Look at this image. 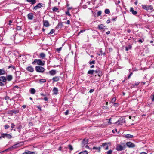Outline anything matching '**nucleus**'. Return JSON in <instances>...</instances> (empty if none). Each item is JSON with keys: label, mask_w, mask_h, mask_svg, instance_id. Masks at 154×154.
<instances>
[{"label": "nucleus", "mask_w": 154, "mask_h": 154, "mask_svg": "<svg viewBox=\"0 0 154 154\" xmlns=\"http://www.w3.org/2000/svg\"><path fill=\"white\" fill-rule=\"evenodd\" d=\"M53 91L54 94L57 95L58 92V89L56 87H54L53 88Z\"/></svg>", "instance_id": "15"}, {"label": "nucleus", "mask_w": 154, "mask_h": 154, "mask_svg": "<svg viewBox=\"0 0 154 154\" xmlns=\"http://www.w3.org/2000/svg\"><path fill=\"white\" fill-rule=\"evenodd\" d=\"M68 146L70 150L72 151L73 149V147L71 145H69Z\"/></svg>", "instance_id": "33"}, {"label": "nucleus", "mask_w": 154, "mask_h": 154, "mask_svg": "<svg viewBox=\"0 0 154 154\" xmlns=\"http://www.w3.org/2000/svg\"><path fill=\"white\" fill-rule=\"evenodd\" d=\"M105 12L106 14H109L110 13V11L109 9H106L105 10Z\"/></svg>", "instance_id": "32"}, {"label": "nucleus", "mask_w": 154, "mask_h": 154, "mask_svg": "<svg viewBox=\"0 0 154 154\" xmlns=\"http://www.w3.org/2000/svg\"><path fill=\"white\" fill-rule=\"evenodd\" d=\"M104 26L103 24H101L98 26V28L100 30H103L104 28Z\"/></svg>", "instance_id": "23"}, {"label": "nucleus", "mask_w": 154, "mask_h": 154, "mask_svg": "<svg viewBox=\"0 0 154 154\" xmlns=\"http://www.w3.org/2000/svg\"><path fill=\"white\" fill-rule=\"evenodd\" d=\"M35 90L33 88H32L30 90V93L32 94H34L35 93Z\"/></svg>", "instance_id": "29"}, {"label": "nucleus", "mask_w": 154, "mask_h": 154, "mask_svg": "<svg viewBox=\"0 0 154 154\" xmlns=\"http://www.w3.org/2000/svg\"><path fill=\"white\" fill-rule=\"evenodd\" d=\"M36 0H27L29 2H30L32 5H33L36 3Z\"/></svg>", "instance_id": "22"}, {"label": "nucleus", "mask_w": 154, "mask_h": 154, "mask_svg": "<svg viewBox=\"0 0 154 154\" xmlns=\"http://www.w3.org/2000/svg\"><path fill=\"white\" fill-rule=\"evenodd\" d=\"M70 21L69 20H68L66 23L68 24H70Z\"/></svg>", "instance_id": "58"}, {"label": "nucleus", "mask_w": 154, "mask_h": 154, "mask_svg": "<svg viewBox=\"0 0 154 154\" xmlns=\"http://www.w3.org/2000/svg\"><path fill=\"white\" fill-rule=\"evenodd\" d=\"M94 91V89H91L90 90L89 92L90 93H91L93 92Z\"/></svg>", "instance_id": "48"}, {"label": "nucleus", "mask_w": 154, "mask_h": 154, "mask_svg": "<svg viewBox=\"0 0 154 154\" xmlns=\"http://www.w3.org/2000/svg\"><path fill=\"white\" fill-rule=\"evenodd\" d=\"M28 18L30 20H32L33 18V14L32 13H29L27 15Z\"/></svg>", "instance_id": "14"}, {"label": "nucleus", "mask_w": 154, "mask_h": 154, "mask_svg": "<svg viewBox=\"0 0 154 154\" xmlns=\"http://www.w3.org/2000/svg\"><path fill=\"white\" fill-rule=\"evenodd\" d=\"M9 126L8 125H5V129H8L9 128Z\"/></svg>", "instance_id": "40"}, {"label": "nucleus", "mask_w": 154, "mask_h": 154, "mask_svg": "<svg viewBox=\"0 0 154 154\" xmlns=\"http://www.w3.org/2000/svg\"><path fill=\"white\" fill-rule=\"evenodd\" d=\"M116 98L115 97H114L112 99V103H114L116 101Z\"/></svg>", "instance_id": "39"}, {"label": "nucleus", "mask_w": 154, "mask_h": 154, "mask_svg": "<svg viewBox=\"0 0 154 154\" xmlns=\"http://www.w3.org/2000/svg\"><path fill=\"white\" fill-rule=\"evenodd\" d=\"M44 100L45 101H47L48 100V98L46 97H45L44 98Z\"/></svg>", "instance_id": "53"}, {"label": "nucleus", "mask_w": 154, "mask_h": 154, "mask_svg": "<svg viewBox=\"0 0 154 154\" xmlns=\"http://www.w3.org/2000/svg\"><path fill=\"white\" fill-rule=\"evenodd\" d=\"M94 72H95V70H90L88 72V74H93Z\"/></svg>", "instance_id": "28"}, {"label": "nucleus", "mask_w": 154, "mask_h": 154, "mask_svg": "<svg viewBox=\"0 0 154 154\" xmlns=\"http://www.w3.org/2000/svg\"><path fill=\"white\" fill-rule=\"evenodd\" d=\"M61 47H60V48H58L57 49V51H60L61 50Z\"/></svg>", "instance_id": "52"}, {"label": "nucleus", "mask_w": 154, "mask_h": 154, "mask_svg": "<svg viewBox=\"0 0 154 154\" xmlns=\"http://www.w3.org/2000/svg\"><path fill=\"white\" fill-rule=\"evenodd\" d=\"M143 8L145 9L146 10L148 11L149 10V6H147L146 5H142Z\"/></svg>", "instance_id": "27"}, {"label": "nucleus", "mask_w": 154, "mask_h": 154, "mask_svg": "<svg viewBox=\"0 0 154 154\" xmlns=\"http://www.w3.org/2000/svg\"><path fill=\"white\" fill-rule=\"evenodd\" d=\"M19 112V110H10L9 111V113L10 114H11V113H14L15 114H16V113H18Z\"/></svg>", "instance_id": "12"}, {"label": "nucleus", "mask_w": 154, "mask_h": 154, "mask_svg": "<svg viewBox=\"0 0 154 154\" xmlns=\"http://www.w3.org/2000/svg\"><path fill=\"white\" fill-rule=\"evenodd\" d=\"M112 150H109L108 151L107 153V154H112Z\"/></svg>", "instance_id": "37"}, {"label": "nucleus", "mask_w": 154, "mask_h": 154, "mask_svg": "<svg viewBox=\"0 0 154 154\" xmlns=\"http://www.w3.org/2000/svg\"><path fill=\"white\" fill-rule=\"evenodd\" d=\"M116 149L118 151H122L124 149V148L121 145L118 144L117 145Z\"/></svg>", "instance_id": "4"}, {"label": "nucleus", "mask_w": 154, "mask_h": 154, "mask_svg": "<svg viewBox=\"0 0 154 154\" xmlns=\"http://www.w3.org/2000/svg\"><path fill=\"white\" fill-rule=\"evenodd\" d=\"M7 80L6 78L4 76H1L0 77V82H5Z\"/></svg>", "instance_id": "16"}, {"label": "nucleus", "mask_w": 154, "mask_h": 154, "mask_svg": "<svg viewBox=\"0 0 154 154\" xmlns=\"http://www.w3.org/2000/svg\"><path fill=\"white\" fill-rule=\"evenodd\" d=\"M85 31V30H81V31H80V32L79 33H78V35H79L80 33H82V32H83L84 31Z\"/></svg>", "instance_id": "59"}, {"label": "nucleus", "mask_w": 154, "mask_h": 154, "mask_svg": "<svg viewBox=\"0 0 154 154\" xmlns=\"http://www.w3.org/2000/svg\"><path fill=\"white\" fill-rule=\"evenodd\" d=\"M140 154H147V153H146L144 152H141Z\"/></svg>", "instance_id": "61"}, {"label": "nucleus", "mask_w": 154, "mask_h": 154, "mask_svg": "<svg viewBox=\"0 0 154 154\" xmlns=\"http://www.w3.org/2000/svg\"><path fill=\"white\" fill-rule=\"evenodd\" d=\"M123 137L129 139L131 138H132L134 137L133 135H131L129 134H127L124 135L123 136Z\"/></svg>", "instance_id": "9"}, {"label": "nucleus", "mask_w": 154, "mask_h": 154, "mask_svg": "<svg viewBox=\"0 0 154 154\" xmlns=\"http://www.w3.org/2000/svg\"><path fill=\"white\" fill-rule=\"evenodd\" d=\"M58 10V8L56 7H54L53 8V11L56 12Z\"/></svg>", "instance_id": "31"}, {"label": "nucleus", "mask_w": 154, "mask_h": 154, "mask_svg": "<svg viewBox=\"0 0 154 154\" xmlns=\"http://www.w3.org/2000/svg\"><path fill=\"white\" fill-rule=\"evenodd\" d=\"M110 31H108V32H106V33L107 34H110Z\"/></svg>", "instance_id": "64"}, {"label": "nucleus", "mask_w": 154, "mask_h": 154, "mask_svg": "<svg viewBox=\"0 0 154 154\" xmlns=\"http://www.w3.org/2000/svg\"><path fill=\"white\" fill-rule=\"evenodd\" d=\"M93 149H94L98 150L99 152L100 151V147H93Z\"/></svg>", "instance_id": "34"}, {"label": "nucleus", "mask_w": 154, "mask_h": 154, "mask_svg": "<svg viewBox=\"0 0 154 154\" xmlns=\"http://www.w3.org/2000/svg\"><path fill=\"white\" fill-rule=\"evenodd\" d=\"M54 30L53 29H52L51 30L50 33H48V34H52L54 32Z\"/></svg>", "instance_id": "36"}, {"label": "nucleus", "mask_w": 154, "mask_h": 154, "mask_svg": "<svg viewBox=\"0 0 154 154\" xmlns=\"http://www.w3.org/2000/svg\"><path fill=\"white\" fill-rule=\"evenodd\" d=\"M39 81L41 82V83H44V82H46V79H40V80H39Z\"/></svg>", "instance_id": "35"}, {"label": "nucleus", "mask_w": 154, "mask_h": 154, "mask_svg": "<svg viewBox=\"0 0 154 154\" xmlns=\"http://www.w3.org/2000/svg\"><path fill=\"white\" fill-rule=\"evenodd\" d=\"M2 137L3 138H5V137H6L8 139H10L12 137L11 134H6L4 133L2 134Z\"/></svg>", "instance_id": "7"}, {"label": "nucleus", "mask_w": 154, "mask_h": 154, "mask_svg": "<svg viewBox=\"0 0 154 154\" xmlns=\"http://www.w3.org/2000/svg\"><path fill=\"white\" fill-rule=\"evenodd\" d=\"M139 82H137V83H136L135 84V85H134L133 86H134H134H135V85L137 86V85H139Z\"/></svg>", "instance_id": "55"}, {"label": "nucleus", "mask_w": 154, "mask_h": 154, "mask_svg": "<svg viewBox=\"0 0 154 154\" xmlns=\"http://www.w3.org/2000/svg\"><path fill=\"white\" fill-rule=\"evenodd\" d=\"M130 11L133 15H136L137 14V12L136 11H134L132 7H131Z\"/></svg>", "instance_id": "17"}, {"label": "nucleus", "mask_w": 154, "mask_h": 154, "mask_svg": "<svg viewBox=\"0 0 154 154\" xmlns=\"http://www.w3.org/2000/svg\"><path fill=\"white\" fill-rule=\"evenodd\" d=\"M43 4L42 3H39L36 6H34L33 8V9L36 10L38 9L41 8L42 6V5Z\"/></svg>", "instance_id": "6"}, {"label": "nucleus", "mask_w": 154, "mask_h": 154, "mask_svg": "<svg viewBox=\"0 0 154 154\" xmlns=\"http://www.w3.org/2000/svg\"><path fill=\"white\" fill-rule=\"evenodd\" d=\"M35 70L37 72H42L44 71L45 69L42 67L36 66L35 67Z\"/></svg>", "instance_id": "3"}, {"label": "nucleus", "mask_w": 154, "mask_h": 154, "mask_svg": "<svg viewBox=\"0 0 154 154\" xmlns=\"http://www.w3.org/2000/svg\"><path fill=\"white\" fill-rule=\"evenodd\" d=\"M111 118H110L109 119V121L108 122V123H109V125H110L112 123V122H111Z\"/></svg>", "instance_id": "45"}, {"label": "nucleus", "mask_w": 154, "mask_h": 154, "mask_svg": "<svg viewBox=\"0 0 154 154\" xmlns=\"http://www.w3.org/2000/svg\"><path fill=\"white\" fill-rule=\"evenodd\" d=\"M114 105L115 106H118L119 105V104L118 103H114Z\"/></svg>", "instance_id": "50"}, {"label": "nucleus", "mask_w": 154, "mask_h": 154, "mask_svg": "<svg viewBox=\"0 0 154 154\" xmlns=\"http://www.w3.org/2000/svg\"><path fill=\"white\" fill-rule=\"evenodd\" d=\"M15 37L14 36H11V38L12 39V40H14V39H15V38H14Z\"/></svg>", "instance_id": "51"}, {"label": "nucleus", "mask_w": 154, "mask_h": 154, "mask_svg": "<svg viewBox=\"0 0 154 154\" xmlns=\"http://www.w3.org/2000/svg\"><path fill=\"white\" fill-rule=\"evenodd\" d=\"M35 63H37V64L43 66L44 65V63L42 62L40 59H35L34 61L32 63V64H34Z\"/></svg>", "instance_id": "2"}, {"label": "nucleus", "mask_w": 154, "mask_h": 154, "mask_svg": "<svg viewBox=\"0 0 154 154\" xmlns=\"http://www.w3.org/2000/svg\"><path fill=\"white\" fill-rule=\"evenodd\" d=\"M69 113V111L67 110L65 113V115H67Z\"/></svg>", "instance_id": "49"}, {"label": "nucleus", "mask_w": 154, "mask_h": 154, "mask_svg": "<svg viewBox=\"0 0 154 154\" xmlns=\"http://www.w3.org/2000/svg\"><path fill=\"white\" fill-rule=\"evenodd\" d=\"M102 146H103L104 147V148L106 150H108L109 149L108 145L106 143H103Z\"/></svg>", "instance_id": "19"}, {"label": "nucleus", "mask_w": 154, "mask_h": 154, "mask_svg": "<svg viewBox=\"0 0 154 154\" xmlns=\"http://www.w3.org/2000/svg\"><path fill=\"white\" fill-rule=\"evenodd\" d=\"M95 73L97 74L99 77L101 76L102 75V72L100 70H95Z\"/></svg>", "instance_id": "13"}, {"label": "nucleus", "mask_w": 154, "mask_h": 154, "mask_svg": "<svg viewBox=\"0 0 154 154\" xmlns=\"http://www.w3.org/2000/svg\"><path fill=\"white\" fill-rule=\"evenodd\" d=\"M22 107L23 108H25L26 107V106L25 105H23Z\"/></svg>", "instance_id": "63"}, {"label": "nucleus", "mask_w": 154, "mask_h": 154, "mask_svg": "<svg viewBox=\"0 0 154 154\" xmlns=\"http://www.w3.org/2000/svg\"><path fill=\"white\" fill-rule=\"evenodd\" d=\"M43 23L44 26L46 27H48L50 26V24L48 21V20H43Z\"/></svg>", "instance_id": "8"}, {"label": "nucleus", "mask_w": 154, "mask_h": 154, "mask_svg": "<svg viewBox=\"0 0 154 154\" xmlns=\"http://www.w3.org/2000/svg\"><path fill=\"white\" fill-rule=\"evenodd\" d=\"M22 154H35V152H31L28 150L25 151Z\"/></svg>", "instance_id": "11"}, {"label": "nucleus", "mask_w": 154, "mask_h": 154, "mask_svg": "<svg viewBox=\"0 0 154 154\" xmlns=\"http://www.w3.org/2000/svg\"><path fill=\"white\" fill-rule=\"evenodd\" d=\"M138 41L139 42H140L141 43H142L143 42V41L141 39H139Z\"/></svg>", "instance_id": "60"}, {"label": "nucleus", "mask_w": 154, "mask_h": 154, "mask_svg": "<svg viewBox=\"0 0 154 154\" xmlns=\"http://www.w3.org/2000/svg\"><path fill=\"white\" fill-rule=\"evenodd\" d=\"M5 73V72L3 69H0V75H3Z\"/></svg>", "instance_id": "25"}, {"label": "nucleus", "mask_w": 154, "mask_h": 154, "mask_svg": "<svg viewBox=\"0 0 154 154\" xmlns=\"http://www.w3.org/2000/svg\"><path fill=\"white\" fill-rule=\"evenodd\" d=\"M13 78L12 76L11 75H9L7 76V80L8 81H11L12 80Z\"/></svg>", "instance_id": "21"}, {"label": "nucleus", "mask_w": 154, "mask_h": 154, "mask_svg": "<svg viewBox=\"0 0 154 154\" xmlns=\"http://www.w3.org/2000/svg\"><path fill=\"white\" fill-rule=\"evenodd\" d=\"M52 79L53 82H57L59 80V78L58 76H56L53 78Z\"/></svg>", "instance_id": "24"}, {"label": "nucleus", "mask_w": 154, "mask_h": 154, "mask_svg": "<svg viewBox=\"0 0 154 154\" xmlns=\"http://www.w3.org/2000/svg\"><path fill=\"white\" fill-rule=\"evenodd\" d=\"M5 99L6 100H8L9 99V97L8 96H6L5 97Z\"/></svg>", "instance_id": "54"}, {"label": "nucleus", "mask_w": 154, "mask_h": 154, "mask_svg": "<svg viewBox=\"0 0 154 154\" xmlns=\"http://www.w3.org/2000/svg\"><path fill=\"white\" fill-rule=\"evenodd\" d=\"M49 72L51 75H55L56 73V70H53L50 71Z\"/></svg>", "instance_id": "20"}, {"label": "nucleus", "mask_w": 154, "mask_h": 154, "mask_svg": "<svg viewBox=\"0 0 154 154\" xmlns=\"http://www.w3.org/2000/svg\"><path fill=\"white\" fill-rule=\"evenodd\" d=\"M125 121L124 117H121L118 120L116 123L118 125H122L123 123H125Z\"/></svg>", "instance_id": "1"}, {"label": "nucleus", "mask_w": 154, "mask_h": 154, "mask_svg": "<svg viewBox=\"0 0 154 154\" xmlns=\"http://www.w3.org/2000/svg\"><path fill=\"white\" fill-rule=\"evenodd\" d=\"M148 8H149V10H151L153 9V8L151 5L149 6Z\"/></svg>", "instance_id": "42"}, {"label": "nucleus", "mask_w": 154, "mask_h": 154, "mask_svg": "<svg viewBox=\"0 0 154 154\" xmlns=\"http://www.w3.org/2000/svg\"><path fill=\"white\" fill-rule=\"evenodd\" d=\"M11 125H12V126H11V127L12 128H14V127L15 126V125L14 124V123H11Z\"/></svg>", "instance_id": "46"}, {"label": "nucleus", "mask_w": 154, "mask_h": 154, "mask_svg": "<svg viewBox=\"0 0 154 154\" xmlns=\"http://www.w3.org/2000/svg\"><path fill=\"white\" fill-rule=\"evenodd\" d=\"M39 56L41 58H43L45 57V55L44 53H41L39 54Z\"/></svg>", "instance_id": "26"}, {"label": "nucleus", "mask_w": 154, "mask_h": 154, "mask_svg": "<svg viewBox=\"0 0 154 154\" xmlns=\"http://www.w3.org/2000/svg\"><path fill=\"white\" fill-rule=\"evenodd\" d=\"M126 145L129 148H134L135 146V145L131 142H127Z\"/></svg>", "instance_id": "5"}, {"label": "nucleus", "mask_w": 154, "mask_h": 154, "mask_svg": "<svg viewBox=\"0 0 154 154\" xmlns=\"http://www.w3.org/2000/svg\"><path fill=\"white\" fill-rule=\"evenodd\" d=\"M101 13H102V11H99L97 12V15L98 16H99L101 14Z\"/></svg>", "instance_id": "38"}, {"label": "nucleus", "mask_w": 154, "mask_h": 154, "mask_svg": "<svg viewBox=\"0 0 154 154\" xmlns=\"http://www.w3.org/2000/svg\"><path fill=\"white\" fill-rule=\"evenodd\" d=\"M4 85V84L2 83V82H0V85L2 86Z\"/></svg>", "instance_id": "57"}, {"label": "nucleus", "mask_w": 154, "mask_h": 154, "mask_svg": "<svg viewBox=\"0 0 154 154\" xmlns=\"http://www.w3.org/2000/svg\"><path fill=\"white\" fill-rule=\"evenodd\" d=\"M12 23V21L11 20H10L9 21V25H11V23Z\"/></svg>", "instance_id": "62"}, {"label": "nucleus", "mask_w": 154, "mask_h": 154, "mask_svg": "<svg viewBox=\"0 0 154 154\" xmlns=\"http://www.w3.org/2000/svg\"><path fill=\"white\" fill-rule=\"evenodd\" d=\"M11 68H13L14 69V66L12 65H11V66H9L8 67V69H9Z\"/></svg>", "instance_id": "47"}, {"label": "nucleus", "mask_w": 154, "mask_h": 154, "mask_svg": "<svg viewBox=\"0 0 154 154\" xmlns=\"http://www.w3.org/2000/svg\"><path fill=\"white\" fill-rule=\"evenodd\" d=\"M26 69L27 70L31 72H33L34 71V68L31 66L28 67L26 68Z\"/></svg>", "instance_id": "10"}, {"label": "nucleus", "mask_w": 154, "mask_h": 154, "mask_svg": "<svg viewBox=\"0 0 154 154\" xmlns=\"http://www.w3.org/2000/svg\"><path fill=\"white\" fill-rule=\"evenodd\" d=\"M88 143V139H84L82 141V144L84 146L85 144H87Z\"/></svg>", "instance_id": "18"}, {"label": "nucleus", "mask_w": 154, "mask_h": 154, "mask_svg": "<svg viewBox=\"0 0 154 154\" xmlns=\"http://www.w3.org/2000/svg\"><path fill=\"white\" fill-rule=\"evenodd\" d=\"M132 74V72H131L130 74L128 76V79H129L130 78L131 76V75Z\"/></svg>", "instance_id": "56"}, {"label": "nucleus", "mask_w": 154, "mask_h": 154, "mask_svg": "<svg viewBox=\"0 0 154 154\" xmlns=\"http://www.w3.org/2000/svg\"><path fill=\"white\" fill-rule=\"evenodd\" d=\"M66 15L69 16H71V15L69 12V11H67V12H66Z\"/></svg>", "instance_id": "43"}, {"label": "nucleus", "mask_w": 154, "mask_h": 154, "mask_svg": "<svg viewBox=\"0 0 154 154\" xmlns=\"http://www.w3.org/2000/svg\"><path fill=\"white\" fill-rule=\"evenodd\" d=\"M89 63L90 64H94L95 63V62L94 60H93L92 61L89 62Z\"/></svg>", "instance_id": "41"}, {"label": "nucleus", "mask_w": 154, "mask_h": 154, "mask_svg": "<svg viewBox=\"0 0 154 154\" xmlns=\"http://www.w3.org/2000/svg\"><path fill=\"white\" fill-rule=\"evenodd\" d=\"M88 152L86 150H85L84 151L81 152L78 154H88Z\"/></svg>", "instance_id": "30"}, {"label": "nucleus", "mask_w": 154, "mask_h": 154, "mask_svg": "<svg viewBox=\"0 0 154 154\" xmlns=\"http://www.w3.org/2000/svg\"><path fill=\"white\" fill-rule=\"evenodd\" d=\"M151 98H152V101H154V94L153 96H151Z\"/></svg>", "instance_id": "44"}]
</instances>
